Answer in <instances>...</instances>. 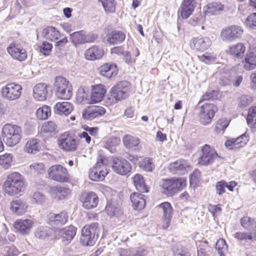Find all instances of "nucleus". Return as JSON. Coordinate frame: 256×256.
<instances>
[{
    "label": "nucleus",
    "instance_id": "49",
    "mask_svg": "<svg viewBox=\"0 0 256 256\" xmlns=\"http://www.w3.org/2000/svg\"><path fill=\"white\" fill-rule=\"evenodd\" d=\"M230 121L226 118L219 119L216 124L215 131L217 134H223L225 129L228 126Z\"/></svg>",
    "mask_w": 256,
    "mask_h": 256
},
{
    "label": "nucleus",
    "instance_id": "21",
    "mask_svg": "<svg viewBox=\"0 0 256 256\" xmlns=\"http://www.w3.org/2000/svg\"><path fill=\"white\" fill-rule=\"evenodd\" d=\"M34 225V222L31 220H19L14 224V228L22 234L30 233Z\"/></svg>",
    "mask_w": 256,
    "mask_h": 256
},
{
    "label": "nucleus",
    "instance_id": "36",
    "mask_svg": "<svg viewBox=\"0 0 256 256\" xmlns=\"http://www.w3.org/2000/svg\"><path fill=\"white\" fill-rule=\"evenodd\" d=\"M244 68L246 70H252L256 68V55L254 52L247 53L244 62Z\"/></svg>",
    "mask_w": 256,
    "mask_h": 256
},
{
    "label": "nucleus",
    "instance_id": "58",
    "mask_svg": "<svg viewBox=\"0 0 256 256\" xmlns=\"http://www.w3.org/2000/svg\"><path fill=\"white\" fill-rule=\"evenodd\" d=\"M30 172L33 174H40L44 171V165L42 163L33 162L30 165Z\"/></svg>",
    "mask_w": 256,
    "mask_h": 256
},
{
    "label": "nucleus",
    "instance_id": "42",
    "mask_svg": "<svg viewBox=\"0 0 256 256\" xmlns=\"http://www.w3.org/2000/svg\"><path fill=\"white\" fill-rule=\"evenodd\" d=\"M123 142L127 148H132L138 146L140 140L130 135H126L123 138Z\"/></svg>",
    "mask_w": 256,
    "mask_h": 256
},
{
    "label": "nucleus",
    "instance_id": "35",
    "mask_svg": "<svg viewBox=\"0 0 256 256\" xmlns=\"http://www.w3.org/2000/svg\"><path fill=\"white\" fill-rule=\"evenodd\" d=\"M40 149V140L36 138L28 140L24 148V150L25 152L33 154H35L38 152Z\"/></svg>",
    "mask_w": 256,
    "mask_h": 256
},
{
    "label": "nucleus",
    "instance_id": "50",
    "mask_svg": "<svg viewBox=\"0 0 256 256\" xmlns=\"http://www.w3.org/2000/svg\"><path fill=\"white\" fill-rule=\"evenodd\" d=\"M207 12L212 15L218 14L223 10V5L218 2H212L208 6Z\"/></svg>",
    "mask_w": 256,
    "mask_h": 256
},
{
    "label": "nucleus",
    "instance_id": "24",
    "mask_svg": "<svg viewBox=\"0 0 256 256\" xmlns=\"http://www.w3.org/2000/svg\"><path fill=\"white\" fill-rule=\"evenodd\" d=\"M194 0H183L179 12L180 16L184 19H187L192 14L194 9Z\"/></svg>",
    "mask_w": 256,
    "mask_h": 256
},
{
    "label": "nucleus",
    "instance_id": "61",
    "mask_svg": "<svg viewBox=\"0 0 256 256\" xmlns=\"http://www.w3.org/2000/svg\"><path fill=\"white\" fill-rule=\"evenodd\" d=\"M246 24L252 29L256 30V12L248 16L246 22Z\"/></svg>",
    "mask_w": 256,
    "mask_h": 256
},
{
    "label": "nucleus",
    "instance_id": "8",
    "mask_svg": "<svg viewBox=\"0 0 256 256\" xmlns=\"http://www.w3.org/2000/svg\"><path fill=\"white\" fill-rule=\"evenodd\" d=\"M22 87L18 84L12 82L8 84L2 90V96L9 100L18 99L22 94Z\"/></svg>",
    "mask_w": 256,
    "mask_h": 256
},
{
    "label": "nucleus",
    "instance_id": "52",
    "mask_svg": "<svg viewBox=\"0 0 256 256\" xmlns=\"http://www.w3.org/2000/svg\"><path fill=\"white\" fill-rule=\"evenodd\" d=\"M246 121L250 126H256V107H252L249 109Z\"/></svg>",
    "mask_w": 256,
    "mask_h": 256
},
{
    "label": "nucleus",
    "instance_id": "3",
    "mask_svg": "<svg viewBox=\"0 0 256 256\" xmlns=\"http://www.w3.org/2000/svg\"><path fill=\"white\" fill-rule=\"evenodd\" d=\"M100 232L99 224L97 222L86 225L82 230L80 242L84 246H92L94 244Z\"/></svg>",
    "mask_w": 256,
    "mask_h": 256
},
{
    "label": "nucleus",
    "instance_id": "37",
    "mask_svg": "<svg viewBox=\"0 0 256 256\" xmlns=\"http://www.w3.org/2000/svg\"><path fill=\"white\" fill-rule=\"evenodd\" d=\"M52 230L48 226H40L34 231V236L40 240H44L51 236Z\"/></svg>",
    "mask_w": 256,
    "mask_h": 256
},
{
    "label": "nucleus",
    "instance_id": "2",
    "mask_svg": "<svg viewBox=\"0 0 256 256\" xmlns=\"http://www.w3.org/2000/svg\"><path fill=\"white\" fill-rule=\"evenodd\" d=\"M24 186L22 176L17 172L9 174L3 185L6 193L10 196H15L21 192Z\"/></svg>",
    "mask_w": 256,
    "mask_h": 256
},
{
    "label": "nucleus",
    "instance_id": "4",
    "mask_svg": "<svg viewBox=\"0 0 256 256\" xmlns=\"http://www.w3.org/2000/svg\"><path fill=\"white\" fill-rule=\"evenodd\" d=\"M106 159L100 156L98 158L95 166L89 170V178L94 182H100L104 180L108 173L107 169Z\"/></svg>",
    "mask_w": 256,
    "mask_h": 256
},
{
    "label": "nucleus",
    "instance_id": "54",
    "mask_svg": "<svg viewBox=\"0 0 256 256\" xmlns=\"http://www.w3.org/2000/svg\"><path fill=\"white\" fill-rule=\"evenodd\" d=\"M12 156L10 154H6L0 156V165L4 168H8L12 162Z\"/></svg>",
    "mask_w": 256,
    "mask_h": 256
},
{
    "label": "nucleus",
    "instance_id": "26",
    "mask_svg": "<svg viewBox=\"0 0 256 256\" xmlns=\"http://www.w3.org/2000/svg\"><path fill=\"white\" fill-rule=\"evenodd\" d=\"M48 86L45 83H39L33 88V96L34 98L39 101L46 100L48 94Z\"/></svg>",
    "mask_w": 256,
    "mask_h": 256
},
{
    "label": "nucleus",
    "instance_id": "12",
    "mask_svg": "<svg viewBox=\"0 0 256 256\" xmlns=\"http://www.w3.org/2000/svg\"><path fill=\"white\" fill-rule=\"evenodd\" d=\"M218 154L210 146L205 144L202 148L200 156L198 163L201 165L207 166L212 162Z\"/></svg>",
    "mask_w": 256,
    "mask_h": 256
},
{
    "label": "nucleus",
    "instance_id": "31",
    "mask_svg": "<svg viewBox=\"0 0 256 256\" xmlns=\"http://www.w3.org/2000/svg\"><path fill=\"white\" fill-rule=\"evenodd\" d=\"M42 36L46 40L55 41L60 36V32L54 27L48 26L42 30Z\"/></svg>",
    "mask_w": 256,
    "mask_h": 256
},
{
    "label": "nucleus",
    "instance_id": "56",
    "mask_svg": "<svg viewBox=\"0 0 256 256\" xmlns=\"http://www.w3.org/2000/svg\"><path fill=\"white\" fill-rule=\"evenodd\" d=\"M56 128V125L54 122L49 121L42 126L41 130L44 133L51 134L54 132Z\"/></svg>",
    "mask_w": 256,
    "mask_h": 256
},
{
    "label": "nucleus",
    "instance_id": "19",
    "mask_svg": "<svg viewBox=\"0 0 256 256\" xmlns=\"http://www.w3.org/2000/svg\"><path fill=\"white\" fill-rule=\"evenodd\" d=\"M106 93L105 86L101 84L92 86L90 96V103L95 104L101 102Z\"/></svg>",
    "mask_w": 256,
    "mask_h": 256
},
{
    "label": "nucleus",
    "instance_id": "10",
    "mask_svg": "<svg viewBox=\"0 0 256 256\" xmlns=\"http://www.w3.org/2000/svg\"><path fill=\"white\" fill-rule=\"evenodd\" d=\"M242 34V28L234 25L223 28L220 32V37L224 41L233 42L240 38Z\"/></svg>",
    "mask_w": 256,
    "mask_h": 256
},
{
    "label": "nucleus",
    "instance_id": "29",
    "mask_svg": "<svg viewBox=\"0 0 256 256\" xmlns=\"http://www.w3.org/2000/svg\"><path fill=\"white\" fill-rule=\"evenodd\" d=\"M132 206L135 210L143 209L146 205L144 195L138 192H134L130 196Z\"/></svg>",
    "mask_w": 256,
    "mask_h": 256
},
{
    "label": "nucleus",
    "instance_id": "63",
    "mask_svg": "<svg viewBox=\"0 0 256 256\" xmlns=\"http://www.w3.org/2000/svg\"><path fill=\"white\" fill-rule=\"evenodd\" d=\"M40 48L42 53L44 55H48L52 49V46L50 43L44 42Z\"/></svg>",
    "mask_w": 256,
    "mask_h": 256
},
{
    "label": "nucleus",
    "instance_id": "48",
    "mask_svg": "<svg viewBox=\"0 0 256 256\" xmlns=\"http://www.w3.org/2000/svg\"><path fill=\"white\" fill-rule=\"evenodd\" d=\"M54 85L56 91H58L70 85V84L66 78L62 76H58L55 78Z\"/></svg>",
    "mask_w": 256,
    "mask_h": 256
},
{
    "label": "nucleus",
    "instance_id": "27",
    "mask_svg": "<svg viewBox=\"0 0 256 256\" xmlns=\"http://www.w3.org/2000/svg\"><path fill=\"white\" fill-rule=\"evenodd\" d=\"M104 54L102 48L98 46H93L86 50L84 52L85 58L90 60H94L100 58Z\"/></svg>",
    "mask_w": 256,
    "mask_h": 256
},
{
    "label": "nucleus",
    "instance_id": "15",
    "mask_svg": "<svg viewBox=\"0 0 256 256\" xmlns=\"http://www.w3.org/2000/svg\"><path fill=\"white\" fill-rule=\"evenodd\" d=\"M106 112L104 108L98 106H88L82 112V118L87 120H92L103 116Z\"/></svg>",
    "mask_w": 256,
    "mask_h": 256
},
{
    "label": "nucleus",
    "instance_id": "33",
    "mask_svg": "<svg viewBox=\"0 0 256 256\" xmlns=\"http://www.w3.org/2000/svg\"><path fill=\"white\" fill-rule=\"evenodd\" d=\"M27 207L26 202L21 200H16L10 203L11 210L18 215L24 213Z\"/></svg>",
    "mask_w": 256,
    "mask_h": 256
},
{
    "label": "nucleus",
    "instance_id": "13",
    "mask_svg": "<svg viewBox=\"0 0 256 256\" xmlns=\"http://www.w3.org/2000/svg\"><path fill=\"white\" fill-rule=\"evenodd\" d=\"M59 147L65 151H74L78 146L76 140L71 135L64 133L58 139Z\"/></svg>",
    "mask_w": 256,
    "mask_h": 256
},
{
    "label": "nucleus",
    "instance_id": "32",
    "mask_svg": "<svg viewBox=\"0 0 256 256\" xmlns=\"http://www.w3.org/2000/svg\"><path fill=\"white\" fill-rule=\"evenodd\" d=\"M126 38L125 34L121 31L114 30L110 33L107 38V42L111 44L122 42Z\"/></svg>",
    "mask_w": 256,
    "mask_h": 256
},
{
    "label": "nucleus",
    "instance_id": "62",
    "mask_svg": "<svg viewBox=\"0 0 256 256\" xmlns=\"http://www.w3.org/2000/svg\"><path fill=\"white\" fill-rule=\"evenodd\" d=\"M4 256H17L18 254V249L14 246H6L3 251Z\"/></svg>",
    "mask_w": 256,
    "mask_h": 256
},
{
    "label": "nucleus",
    "instance_id": "59",
    "mask_svg": "<svg viewBox=\"0 0 256 256\" xmlns=\"http://www.w3.org/2000/svg\"><path fill=\"white\" fill-rule=\"evenodd\" d=\"M172 252L174 256H190L187 250L180 246L173 248Z\"/></svg>",
    "mask_w": 256,
    "mask_h": 256
},
{
    "label": "nucleus",
    "instance_id": "47",
    "mask_svg": "<svg viewBox=\"0 0 256 256\" xmlns=\"http://www.w3.org/2000/svg\"><path fill=\"white\" fill-rule=\"evenodd\" d=\"M51 114L50 106L44 105L42 108H39L36 113V116L40 120H46Z\"/></svg>",
    "mask_w": 256,
    "mask_h": 256
},
{
    "label": "nucleus",
    "instance_id": "14",
    "mask_svg": "<svg viewBox=\"0 0 256 256\" xmlns=\"http://www.w3.org/2000/svg\"><path fill=\"white\" fill-rule=\"evenodd\" d=\"M168 169L173 174L183 175L191 170V166L186 160L181 159L170 164Z\"/></svg>",
    "mask_w": 256,
    "mask_h": 256
},
{
    "label": "nucleus",
    "instance_id": "41",
    "mask_svg": "<svg viewBox=\"0 0 256 256\" xmlns=\"http://www.w3.org/2000/svg\"><path fill=\"white\" fill-rule=\"evenodd\" d=\"M120 138L112 136L106 140L104 146L112 153H114L116 150V147L120 144Z\"/></svg>",
    "mask_w": 256,
    "mask_h": 256
},
{
    "label": "nucleus",
    "instance_id": "51",
    "mask_svg": "<svg viewBox=\"0 0 256 256\" xmlns=\"http://www.w3.org/2000/svg\"><path fill=\"white\" fill-rule=\"evenodd\" d=\"M72 42L74 44H84V31H78L73 32L70 34Z\"/></svg>",
    "mask_w": 256,
    "mask_h": 256
},
{
    "label": "nucleus",
    "instance_id": "40",
    "mask_svg": "<svg viewBox=\"0 0 256 256\" xmlns=\"http://www.w3.org/2000/svg\"><path fill=\"white\" fill-rule=\"evenodd\" d=\"M50 218L55 224H64L68 221V216L66 212L62 211L58 214L52 215Z\"/></svg>",
    "mask_w": 256,
    "mask_h": 256
},
{
    "label": "nucleus",
    "instance_id": "6",
    "mask_svg": "<svg viewBox=\"0 0 256 256\" xmlns=\"http://www.w3.org/2000/svg\"><path fill=\"white\" fill-rule=\"evenodd\" d=\"M130 90V84L127 81H122L113 86L110 90V96L112 102L123 100L128 98Z\"/></svg>",
    "mask_w": 256,
    "mask_h": 256
},
{
    "label": "nucleus",
    "instance_id": "44",
    "mask_svg": "<svg viewBox=\"0 0 256 256\" xmlns=\"http://www.w3.org/2000/svg\"><path fill=\"white\" fill-rule=\"evenodd\" d=\"M101 2L106 14L114 13L116 11V2L114 0H98Z\"/></svg>",
    "mask_w": 256,
    "mask_h": 256
},
{
    "label": "nucleus",
    "instance_id": "18",
    "mask_svg": "<svg viewBox=\"0 0 256 256\" xmlns=\"http://www.w3.org/2000/svg\"><path fill=\"white\" fill-rule=\"evenodd\" d=\"M80 200L82 202L83 206L86 209L96 208L98 202V198L94 192H85L82 194Z\"/></svg>",
    "mask_w": 256,
    "mask_h": 256
},
{
    "label": "nucleus",
    "instance_id": "45",
    "mask_svg": "<svg viewBox=\"0 0 256 256\" xmlns=\"http://www.w3.org/2000/svg\"><path fill=\"white\" fill-rule=\"evenodd\" d=\"M139 166L140 168L149 172H152L154 168L152 160L149 158H146L140 162Z\"/></svg>",
    "mask_w": 256,
    "mask_h": 256
},
{
    "label": "nucleus",
    "instance_id": "34",
    "mask_svg": "<svg viewBox=\"0 0 256 256\" xmlns=\"http://www.w3.org/2000/svg\"><path fill=\"white\" fill-rule=\"evenodd\" d=\"M133 182L136 189L140 192H148V188L146 184L142 175L136 174L133 177Z\"/></svg>",
    "mask_w": 256,
    "mask_h": 256
},
{
    "label": "nucleus",
    "instance_id": "64",
    "mask_svg": "<svg viewBox=\"0 0 256 256\" xmlns=\"http://www.w3.org/2000/svg\"><path fill=\"white\" fill-rule=\"evenodd\" d=\"M98 38L96 34L92 32L86 34L84 32V44L94 42Z\"/></svg>",
    "mask_w": 256,
    "mask_h": 256
},
{
    "label": "nucleus",
    "instance_id": "38",
    "mask_svg": "<svg viewBox=\"0 0 256 256\" xmlns=\"http://www.w3.org/2000/svg\"><path fill=\"white\" fill-rule=\"evenodd\" d=\"M56 96L60 99L68 100L72 96V85L67 86L65 88H63L58 91H56Z\"/></svg>",
    "mask_w": 256,
    "mask_h": 256
},
{
    "label": "nucleus",
    "instance_id": "7",
    "mask_svg": "<svg viewBox=\"0 0 256 256\" xmlns=\"http://www.w3.org/2000/svg\"><path fill=\"white\" fill-rule=\"evenodd\" d=\"M217 107L213 104L206 103L200 108L199 113L200 122L203 125H206L211 122L216 112Z\"/></svg>",
    "mask_w": 256,
    "mask_h": 256
},
{
    "label": "nucleus",
    "instance_id": "53",
    "mask_svg": "<svg viewBox=\"0 0 256 256\" xmlns=\"http://www.w3.org/2000/svg\"><path fill=\"white\" fill-rule=\"evenodd\" d=\"M216 249L220 254L224 256L228 250V246L225 240L222 238L219 239L216 244Z\"/></svg>",
    "mask_w": 256,
    "mask_h": 256
},
{
    "label": "nucleus",
    "instance_id": "17",
    "mask_svg": "<svg viewBox=\"0 0 256 256\" xmlns=\"http://www.w3.org/2000/svg\"><path fill=\"white\" fill-rule=\"evenodd\" d=\"M190 47L196 51L204 52L211 45V41L208 37L194 38L190 41Z\"/></svg>",
    "mask_w": 256,
    "mask_h": 256
},
{
    "label": "nucleus",
    "instance_id": "25",
    "mask_svg": "<svg viewBox=\"0 0 256 256\" xmlns=\"http://www.w3.org/2000/svg\"><path fill=\"white\" fill-rule=\"evenodd\" d=\"M49 192L53 198L60 200L66 198L70 190L66 187L54 186L50 188Z\"/></svg>",
    "mask_w": 256,
    "mask_h": 256
},
{
    "label": "nucleus",
    "instance_id": "28",
    "mask_svg": "<svg viewBox=\"0 0 256 256\" xmlns=\"http://www.w3.org/2000/svg\"><path fill=\"white\" fill-rule=\"evenodd\" d=\"M73 110V106L71 103L68 102H57L54 106L55 113L60 115L66 116L70 114Z\"/></svg>",
    "mask_w": 256,
    "mask_h": 256
},
{
    "label": "nucleus",
    "instance_id": "55",
    "mask_svg": "<svg viewBox=\"0 0 256 256\" xmlns=\"http://www.w3.org/2000/svg\"><path fill=\"white\" fill-rule=\"evenodd\" d=\"M234 238L240 242H248L252 239V232H237L234 234Z\"/></svg>",
    "mask_w": 256,
    "mask_h": 256
},
{
    "label": "nucleus",
    "instance_id": "39",
    "mask_svg": "<svg viewBox=\"0 0 256 256\" xmlns=\"http://www.w3.org/2000/svg\"><path fill=\"white\" fill-rule=\"evenodd\" d=\"M242 226L246 230L251 232L256 230V221L249 217H244L240 220Z\"/></svg>",
    "mask_w": 256,
    "mask_h": 256
},
{
    "label": "nucleus",
    "instance_id": "30",
    "mask_svg": "<svg viewBox=\"0 0 256 256\" xmlns=\"http://www.w3.org/2000/svg\"><path fill=\"white\" fill-rule=\"evenodd\" d=\"M246 50V47L242 43H238L230 47L228 53L234 58H241L243 57Z\"/></svg>",
    "mask_w": 256,
    "mask_h": 256
},
{
    "label": "nucleus",
    "instance_id": "1",
    "mask_svg": "<svg viewBox=\"0 0 256 256\" xmlns=\"http://www.w3.org/2000/svg\"><path fill=\"white\" fill-rule=\"evenodd\" d=\"M2 136L4 142L8 146H14L22 138V128L17 125L6 124L2 130Z\"/></svg>",
    "mask_w": 256,
    "mask_h": 256
},
{
    "label": "nucleus",
    "instance_id": "57",
    "mask_svg": "<svg viewBox=\"0 0 256 256\" xmlns=\"http://www.w3.org/2000/svg\"><path fill=\"white\" fill-rule=\"evenodd\" d=\"M236 145L238 147H242L245 146L249 140V136L246 132L240 136L236 138H234Z\"/></svg>",
    "mask_w": 256,
    "mask_h": 256
},
{
    "label": "nucleus",
    "instance_id": "43",
    "mask_svg": "<svg viewBox=\"0 0 256 256\" xmlns=\"http://www.w3.org/2000/svg\"><path fill=\"white\" fill-rule=\"evenodd\" d=\"M106 211L110 216L118 217L122 214L120 208L113 203L107 205L106 207Z\"/></svg>",
    "mask_w": 256,
    "mask_h": 256
},
{
    "label": "nucleus",
    "instance_id": "20",
    "mask_svg": "<svg viewBox=\"0 0 256 256\" xmlns=\"http://www.w3.org/2000/svg\"><path fill=\"white\" fill-rule=\"evenodd\" d=\"M159 208L162 209L163 216L164 228H166L169 226L172 218V208L170 203L168 202H164L158 206Z\"/></svg>",
    "mask_w": 256,
    "mask_h": 256
},
{
    "label": "nucleus",
    "instance_id": "23",
    "mask_svg": "<svg viewBox=\"0 0 256 256\" xmlns=\"http://www.w3.org/2000/svg\"><path fill=\"white\" fill-rule=\"evenodd\" d=\"M76 228L72 226L66 227L60 231V238L65 244L70 242L76 236Z\"/></svg>",
    "mask_w": 256,
    "mask_h": 256
},
{
    "label": "nucleus",
    "instance_id": "5",
    "mask_svg": "<svg viewBox=\"0 0 256 256\" xmlns=\"http://www.w3.org/2000/svg\"><path fill=\"white\" fill-rule=\"evenodd\" d=\"M186 186V179L184 178L164 180L162 184V192L168 196H172L182 190Z\"/></svg>",
    "mask_w": 256,
    "mask_h": 256
},
{
    "label": "nucleus",
    "instance_id": "11",
    "mask_svg": "<svg viewBox=\"0 0 256 256\" xmlns=\"http://www.w3.org/2000/svg\"><path fill=\"white\" fill-rule=\"evenodd\" d=\"M112 168L118 174L125 176L132 170L130 164L126 159L122 158H113Z\"/></svg>",
    "mask_w": 256,
    "mask_h": 256
},
{
    "label": "nucleus",
    "instance_id": "9",
    "mask_svg": "<svg viewBox=\"0 0 256 256\" xmlns=\"http://www.w3.org/2000/svg\"><path fill=\"white\" fill-rule=\"evenodd\" d=\"M50 178L58 182H66L68 180L69 176L67 170L60 164L51 166L48 170Z\"/></svg>",
    "mask_w": 256,
    "mask_h": 256
},
{
    "label": "nucleus",
    "instance_id": "16",
    "mask_svg": "<svg viewBox=\"0 0 256 256\" xmlns=\"http://www.w3.org/2000/svg\"><path fill=\"white\" fill-rule=\"evenodd\" d=\"M7 51L13 58L20 62L25 60L27 58L26 50L16 43H11L7 48Z\"/></svg>",
    "mask_w": 256,
    "mask_h": 256
},
{
    "label": "nucleus",
    "instance_id": "60",
    "mask_svg": "<svg viewBox=\"0 0 256 256\" xmlns=\"http://www.w3.org/2000/svg\"><path fill=\"white\" fill-rule=\"evenodd\" d=\"M227 186V182L224 180H220L216 183V192L219 196H221L226 192V188Z\"/></svg>",
    "mask_w": 256,
    "mask_h": 256
},
{
    "label": "nucleus",
    "instance_id": "22",
    "mask_svg": "<svg viewBox=\"0 0 256 256\" xmlns=\"http://www.w3.org/2000/svg\"><path fill=\"white\" fill-rule=\"evenodd\" d=\"M118 72V69L115 64L106 63L102 65L100 68V74L108 78L116 76Z\"/></svg>",
    "mask_w": 256,
    "mask_h": 256
},
{
    "label": "nucleus",
    "instance_id": "46",
    "mask_svg": "<svg viewBox=\"0 0 256 256\" xmlns=\"http://www.w3.org/2000/svg\"><path fill=\"white\" fill-rule=\"evenodd\" d=\"M88 92H86L84 88H78L76 93V101L80 104H88L90 100L88 98Z\"/></svg>",
    "mask_w": 256,
    "mask_h": 256
}]
</instances>
